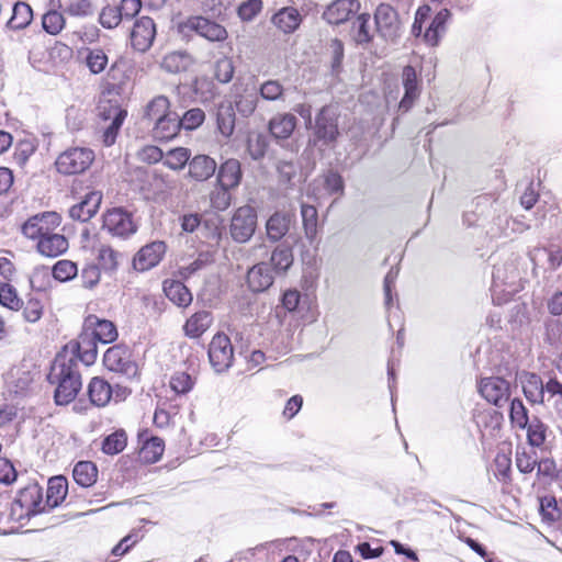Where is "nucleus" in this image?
I'll return each instance as SVG.
<instances>
[{"mask_svg": "<svg viewBox=\"0 0 562 562\" xmlns=\"http://www.w3.org/2000/svg\"><path fill=\"white\" fill-rule=\"evenodd\" d=\"M123 21L116 5H105L99 13V23L108 30L115 29Z\"/></svg>", "mask_w": 562, "mask_h": 562, "instance_id": "864d4df0", "label": "nucleus"}, {"mask_svg": "<svg viewBox=\"0 0 562 562\" xmlns=\"http://www.w3.org/2000/svg\"><path fill=\"white\" fill-rule=\"evenodd\" d=\"M102 227L111 235L126 238L133 235L137 226L131 213L122 207H113L103 214Z\"/></svg>", "mask_w": 562, "mask_h": 562, "instance_id": "6e6552de", "label": "nucleus"}, {"mask_svg": "<svg viewBox=\"0 0 562 562\" xmlns=\"http://www.w3.org/2000/svg\"><path fill=\"white\" fill-rule=\"evenodd\" d=\"M205 120V113L200 108H193L188 110L179 122L181 123V128H186L189 131L195 130L203 124Z\"/></svg>", "mask_w": 562, "mask_h": 562, "instance_id": "4d7b16f0", "label": "nucleus"}, {"mask_svg": "<svg viewBox=\"0 0 562 562\" xmlns=\"http://www.w3.org/2000/svg\"><path fill=\"white\" fill-rule=\"evenodd\" d=\"M292 248H274L270 257V263L259 262L249 269L247 282L252 292H263L268 290L274 280L270 269L273 267L276 273H284L293 265Z\"/></svg>", "mask_w": 562, "mask_h": 562, "instance_id": "f03ea898", "label": "nucleus"}, {"mask_svg": "<svg viewBox=\"0 0 562 562\" xmlns=\"http://www.w3.org/2000/svg\"><path fill=\"white\" fill-rule=\"evenodd\" d=\"M43 30L50 35H58L66 26L64 14L57 10H48L42 16Z\"/></svg>", "mask_w": 562, "mask_h": 562, "instance_id": "c03bdc74", "label": "nucleus"}, {"mask_svg": "<svg viewBox=\"0 0 562 562\" xmlns=\"http://www.w3.org/2000/svg\"><path fill=\"white\" fill-rule=\"evenodd\" d=\"M537 456L535 451L526 449L516 451V467L521 473H530L537 465Z\"/></svg>", "mask_w": 562, "mask_h": 562, "instance_id": "5fc2aeb1", "label": "nucleus"}, {"mask_svg": "<svg viewBox=\"0 0 562 562\" xmlns=\"http://www.w3.org/2000/svg\"><path fill=\"white\" fill-rule=\"evenodd\" d=\"M85 329L88 330L97 341L110 344L117 337V330L114 324L106 319H100L90 315L85 321Z\"/></svg>", "mask_w": 562, "mask_h": 562, "instance_id": "6ab92c4d", "label": "nucleus"}, {"mask_svg": "<svg viewBox=\"0 0 562 562\" xmlns=\"http://www.w3.org/2000/svg\"><path fill=\"white\" fill-rule=\"evenodd\" d=\"M361 9L359 0H334L323 12V19L331 25H339L356 16Z\"/></svg>", "mask_w": 562, "mask_h": 562, "instance_id": "ddd939ff", "label": "nucleus"}, {"mask_svg": "<svg viewBox=\"0 0 562 562\" xmlns=\"http://www.w3.org/2000/svg\"><path fill=\"white\" fill-rule=\"evenodd\" d=\"M237 111L243 115H250L257 108V95L255 93L240 94L236 98Z\"/></svg>", "mask_w": 562, "mask_h": 562, "instance_id": "338daca9", "label": "nucleus"}, {"mask_svg": "<svg viewBox=\"0 0 562 562\" xmlns=\"http://www.w3.org/2000/svg\"><path fill=\"white\" fill-rule=\"evenodd\" d=\"M479 392L491 404L503 407L510 400V384L503 378L490 376L481 380Z\"/></svg>", "mask_w": 562, "mask_h": 562, "instance_id": "9d476101", "label": "nucleus"}, {"mask_svg": "<svg viewBox=\"0 0 562 562\" xmlns=\"http://www.w3.org/2000/svg\"><path fill=\"white\" fill-rule=\"evenodd\" d=\"M262 5V0H247L238 7V16L243 21H251L261 12Z\"/></svg>", "mask_w": 562, "mask_h": 562, "instance_id": "680f3d73", "label": "nucleus"}, {"mask_svg": "<svg viewBox=\"0 0 562 562\" xmlns=\"http://www.w3.org/2000/svg\"><path fill=\"white\" fill-rule=\"evenodd\" d=\"M75 482L82 487L92 486L98 479V468L91 461H79L72 470Z\"/></svg>", "mask_w": 562, "mask_h": 562, "instance_id": "72a5a7b5", "label": "nucleus"}, {"mask_svg": "<svg viewBox=\"0 0 562 562\" xmlns=\"http://www.w3.org/2000/svg\"><path fill=\"white\" fill-rule=\"evenodd\" d=\"M297 125V119L291 113H279L268 124L271 136L277 140L289 139Z\"/></svg>", "mask_w": 562, "mask_h": 562, "instance_id": "412c9836", "label": "nucleus"}, {"mask_svg": "<svg viewBox=\"0 0 562 562\" xmlns=\"http://www.w3.org/2000/svg\"><path fill=\"white\" fill-rule=\"evenodd\" d=\"M260 95L268 101H276L283 95V86L278 80H268L260 86Z\"/></svg>", "mask_w": 562, "mask_h": 562, "instance_id": "e2e57ef3", "label": "nucleus"}, {"mask_svg": "<svg viewBox=\"0 0 562 562\" xmlns=\"http://www.w3.org/2000/svg\"><path fill=\"white\" fill-rule=\"evenodd\" d=\"M77 274V267L68 260H60L54 265L52 276L55 280L64 282L70 280Z\"/></svg>", "mask_w": 562, "mask_h": 562, "instance_id": "13d9d810", "label": "nucleus"}, {"mask_svg": "<svg viewBox=\"0 0 562 562\" xmlns=\"http://www.w3.org/2000/svg\"><path fill=\"white\" fill-rule=\"evenodd\" d=\"M43 315V304L36 299H30L23 308V318L29 323H36Z\"/></svg>", "mask_w": 562, "mask_h": 562, "instance_id": "69168bd1", "label": "nucleus"}, {"mask_svg": "<svg viewBox=\"0 0 562 562\" xmlns=\"http://www.w3.org/2000/svg\"><path fill=\"white\" fill-rule=\"evenodd\" d=\"M301 22L302 16L300 12L293 7L282 8L272 16V23L285 34L293 33Z\"/></svg>", "mask_w": 562, "mask_h": 562, "instance_id": "cd10ccee", "label": "nucleus"}, {"mask_svg": "<svg viewBox=\"0 0 562 562\" xmlns=\"http://www.w3.org/2000/svg\"><path fill=\"white\" fill-rule=\"evenodd\" d=\"M103 363L110 371L122 373L128 378L137 374V364L132 360L131 351L124 345L110 347L103 356Z\"/></svg>", "mask_w": 562, "mask_h": 562, "instance_id": "1a4fd4ad", "label": "nucleus"}, {"mask_svg": "<svg viewBox=\"0 0 562 562\" xmlns=\"http://www.w3.org/2000/svg\"><path fill=\"white\" fill-rule=\"evenodd\" d=\"M15 499L22 504V507L31 509L33 515L43 510L42 506V490L37 484H31L20 490Z\"/></svg>", "mask_w": 562, "mask_h": 562, "instance_id": "2f4dec72", "label": "nucleus"}, {"mask_svg": "<svg viewBox=\"0 0 562 562\" xmlns=\"http://www.w3.org/2000/svg\"><path fill=\"white\" fill-rule=\"evenodd\" d=\"M229 188L217 184L210 193V204L217 211H225L232 204V194Z\"/></svg>", "mask_w": 562, "mask_h": 562, "instance_id": "8fccbe9b", "label": "nucleus"}, {"mask_svg": "<svg viewBox=\"0 0 562 562\" xmlns=\"http://www.w3.org/2000/svg\"><path fill=\"white\" fill-rule=\"evenodd\" d=\"M521 383L527 400L532 404H542L544 402V395L548 394L549 380L543 383L538 374L528 373L521 380Z\"/></svg>", "mask_w": 562, "mask_h": 562, "instance_id": "b1692460", "label": "nucleus"}, {"mask_svg": "<svg viewBox=\"0 0 562 562\" xmlns=\"http://www.w3.org/2000/svg\"><path fill=\"white\" fill-rule=\"evenodd\" d=\"M451 13L448 9H441L431 20L428 27L424 33V41L430 45L436 46L439 44L441 36L446 33L447 22Z\"/></svg>", "mask_w": 562, "mask_h": 562, "instance_id": "a878e982", "label": "nucleus"}, {"mask_svg": "<svg viewBox=\"0 0 562 562\" xmlns=\"http://www.w3.org/2000/svg\"><path fill=\"white\" fill-rule=\"evenodd\" d=\"M63 217L55 211H46L31 216L23 225V235L36 246H56L58 228Z\"/></svg>", "mask_w": 562, "mask_h": 562, "instance_id": "7ed1b4c3", "label": "nucleus"}, {"mask_svg": "<svg viewBox=\"0 0 562 562\" xmlns=\"http://www.w3.org/2000/svg\"><path fill=\"white\" fill-rule=\"evenodd\" d=\"M33 19L32 8L25 2H16L12 7V15L7 22L10 30H21L26 27Z\"/></svg>", "mask_w": 562, "mask_h": 562, "instance_id": "e433bc0d", "label": "nucleus"}, {"mask_svg": "<svg viewBox=\"0 0 562 562\" xmlns=\"http://www.w3.org/2000/svg\"><path fill=\"white\" fill-rule=\"evenodd\" d=\"M68 482L65 476H54L48 481L46 503L50 507L58 506L67 496Z\"/></svg>", "mask_w": 562, "mask_h": 562, "instance_id": "c9c22d12", "label": "nucleus"}, {"mask_svg": "<svg viewBox=\"0 0 562 562\" xmlns=\"http://www.w3.org/2000/svg\"><path fill=\"white\" fill-rule=\"evenodd\" d=\"M2 307L19 311L23 307V301L19 297L16 290L7 283H2Z\"/></svg>", "mask_w": 562, "mask_h": 562, "instance_id": "052dcab7", "label": "nucleus"}, {"mask_svg": "<svg viewBox=\"0 0 562 562\" xmlns=\"http://www.w3.org/2000/svg\"><path fill=\"white\" fill-rule=\"evenodd\" d=\"M548 402L551 403L557 418L562 422V383L557 378L549 379Z\"/></svg>", "mask_w": 562, "mask_h": 562, "instance_id": "3c124183", "label": "nucleus"}, {"mask_svg": "<svg viewBox=\"0 0 562 562\" xmlns=\"http://www.w3.org/2000/svg\"><path fill=\"white\" fill-rule=\"evenodd\" d=\"M88 394L93 405L103 407L112 400L113 386L104 379L94 376L88 385Z\"/></svg>", "mask_w": 562, "mask_h": 562, "instance_id": "bb28decb", "label": "nucleus"}, {"mask_svg": "<svg viewBox=\"0 0 562 562\" xmlns=\"http://www.w3.org/2000/svg\"><path fill=\"white\" fill-rule=\"evenodd\" d=\"M243 179L241 164L238 159L229 158L222 162L217 171V184L236 189Z\"/></svg>", "mask_w": 562, "mask_h": 562, "instance_id": "4be33fe9", "label": "nucleus"}, {"mask_svg": "<svg viewBox=\"0 0 562 562\" xmlns=\"http://www.w3.org/2000/svg\"><path fill=\"white\" fill-rule=\"evenodd\" d=\"M540 513L544 520L549 522L557 521L561 516L555 497L546 496L540 501Z\"/></svg>", "mask_w": 562, "mask_h": 562, "instance_id": "bf43d9fd", "label": "nucleus"}, {"mask_svg": "<svg viewBox=\"0 0 562 562\" xmlns=\"http://www.w3.org/2000/svg\"><path fill=\"white\" fill-rule=\"evenodd\" d=\"M301 215L306 237L313 241L318 233V212L314 205L303 203Z\"/></svg>", "mask_w": 562, "mask_h": 562, "instance_id": "ea45409f", "label": "nucleus"}, {"mask_svg": "<svg viewBox=\"0 0 562 562\" xmlns=\"http://www.w3.org/2000/svg\"><path fill=\"white\" fill-rule=\"evenodd\" d=\"M64 353L68 357H75L77 364L80 360L86 366H90L97 359V339L85 329L76 342L66 346Z\"/></svg>", "mask_w": 562, "mask_h": 562, "instance_id": "9b49d317", "label": "nucleus"}, {"mask_svg": "<svg viewBox=\"0 0 562 562\" xmlns=\"http://www.w3.org/2000/svg\"><path fill=\"white\" fill-rule=\"evenodd\" d=\"M103 194L99 190H91L85 194L82 200L69 209V216L76 221L86 223L99 211Z\"/></svg>", "mask_w": 562, "mask_h": 562, "instance_id": "4468645a", "label": "nucleus"}, {"mask_svg": "<svg viewBox=\"0 0 562 562\" xmlns=\"http://www.w3.org/2000/svg\"><path fill=\"white\" fill-rule=\"evenodd\" d=\"M164 165L171 170H181L189 165L191 151L186 147H176L167 151L164 156Z\"/></svg>", "mask_w": 562, "mask_h": 562, "instance_id": "a19ab883", "label": "nucleus"}, {"mask_svg": "<svg viewBox=\"0 0 562 562\" xmlns=\"http://www.w3.org/2000/svg\"><path fill=\"white\" fill-rule=\"evenodd\" d=\"M370 14L358 13L356 20L352 22L350 27V36L358 45H368L373 40V34L370 30Z\"/></svg>", "mask_w": 562, "mask_h": 562, "instance_id": "7c9ffc66", "label": "nucleus"}, {"mask_svg": "<svg viewBox=\"0 0 562 562\" xmlns=\"http://www.w3.org/2000/svg\"><path fill=\"white\" fill-rule=\"evenodd\" d=\"M156 37V24L149 16L138 18L131 31V45L140 53L147 52Z\"/></svg>", "mask_w": 562, "mask_h": 562, "instance_id": "f8f14e48", "label": "nucleus"}, {"mask_svg": "<svg viewBox=\"0 0 562 562\" xmlns=\"http://www.w3.org/2000/svg\"><path fill=\"white\" fill-rule=\"evenodd\" d=\"M164 291L166 296L180 307H186L192 302V294L180 281H165Z\"/></svg>", "mask_w": 562, "mask_h": 562, "instance_id": "473e14b6", "label": "nucleus"}, {"mask_svg": "<svg viewBox=\"0 0 562 562\" xmlns=\"http://www.w3.org/2000/svg\"><path fill=\"white\" fill-rule=\"evenodd\" d=\"M213 317L207 311L194 313L184 324L183 329L188 337L198 338L202 336L212 325Z\"/></svg>", "mask_w": 562, "mask_h": 562, "instance_id": "c756f323", "label": "nucleus"}, {"mask_svg": "<svg viewBox=\"0 0 562 562\" xmlns=\"http://www.w3.org/2000/svg\"><path fill=\"white\" fill-rule=\"evenodd\" d=\"M126 443L127 436L125 430L119 429L103 439L102 451L110 456L117 454L125 449Z\"/></svg>", "mask_w": 562, "mask_h": 562, "instance_id": "37998d69", "label": "nucleus"}, {"mask_svg": "<svg viewBox=\"0 0 562 562\" xmlns=\"http://www.w3.org/2000/svg\"><path fill=\"white\" fill-rule=\"evenodd\" d=\"M120 10L123 20H132L142 10L140 0H121L120 4L116 5Z\"/></svg>", "mask_w": 562, "mask_h": 562, "instance_id": "774afa93", "label": "nucleus"}, {"mask_svg": "<svg viewBox=\"0 0 562 562\" xmlns=\"http://www.w3.org/2000/svg\"><path fill=\"white\" fill-rule=\"evenodd\" d=\"M216 125L224 137H229L235 130V113L232 106H221L216 114Z\"/></svg>", "mask_w": 562, "mask_h": 562, "instance_id": "de8ad7c7", "label": "nucleus"}, {"mask_svg": "<svg viewBox=\"0 0 562 562\" xmlns=\"http://www.w3.org/2000/svg\"><path fill=\"white\" fill-rule=\"evenodd\" d=\"M112 114H114V120L104 127L101 134V140L105 147H110L115 144L119 132L127 116V111L122 108H114L112 110Z\"/></svg>", "mask_w": 562, "mask_h": 562, "instance_id": "f704fd0d", "label": "nucleus"}, {"mask_svg": "<svg viewBox=\"0 0 562 562\" xmlns=\"http://www.w3.org/2000/svg\"><path fill=\"white\" fill-rule=\"evenodd\" d=\"M137 158L148 165L157 164L164 159V151L155 145H146L137 153Z\"/></svg>", "mask_w": 562, "mask_h": 562, "instance_id": "0e129e2a", "label": "nucleus"}, {"mask_svg": "<svg viewBox=\"0 0 562 562\" xmlns=\"http://www.w3.org/2000/svg\"><path fill=\"white\" fill-rule=\"evenodd\" d=\"M172 113L170 100L166 95H156L146 104L144 119L153 124Z\"/></svg>", "mask_w": 562, "mask_h": 562, "instance_id": "c85d7f7f", "label": "nucleus"}, {"mask_svg": "<svg viewBox=\"0 0 562 562\" xmlns=\"http://www.w3.org/2000/svg\"><path fill=\"white\" fill-rule=\"evenodd\" d=\"M49 379L57 383L55 402L58 405L72 402L82 385L75 357H68L66 353L56 357Z\"/></svg>", "mask_w": 562, "mask_h": 562, "instance_id": "f257e3e1", "label": "nucleus"}, {"mask_svg": "<svg viewBox=\"0 0 562 562\" xmlns=\"http://www.w3.org/2000/svg\"><path fill=\"white\" fill-rule=\"evenodd\" d=\"M402 82L405 92L398 104V109L403 112H407L413 108L414 103L420 95L418 76L413 66L407 65L403 68Z\"/></svg>", "mask_w": 562, "mask_h": 562, "instance_id": "dca6fc26", "label": "nucleus"}, {"mask_svg": "<svg viewBox=\"0 0 562 562\" xmlns=\"http://www.w3.org/2000/svg\"><path fill=\"white\" fill-rule=\"evenodd\" d=\"M209 359L213 369L221 373L229 369L234 360V349L229 337L218 333L209 345Z\"/></svg>", "mask_w": 562, "mask_h": 562, "instance_id": "0eeeda50", "label": "nucleus"}, {"mask_svg": "<svg viewBox=\"0 0 562 562\" xmlns=\"http://www.w3.org/2000/svg\"><path fill=\"white\" fill-rule=\"evenodd\" d=\"M95 159L94 151L87 147H71L58 155L56 170L64 176L81 175L87 171Z\"/></svg>", "mask_w": 562, "mask_h": 562, "instance_id": "20e7f679", "label": "nucleus"}, {"mask_svg": "<svg viewBox=\"0 0 562 562\" xmlns=\"http://www.w3.org/2000/svg\"><path fill=\"white\" fill-rule=\"evenodd\" d=\"M293 216L284 212L273 213L267 221V236L273 243L282 239L289 232Z\"/></svg>", "mask_w": 562, "mask_h": 562, "instance_id": "393cba45", "label": "nucleus"}, {"mask_svg": "<svg viewBox=\"0 0 562 562\" xmlns=\"http://www.w3.org/2000/svg\"><path fill=\"white\" fill-rule=\"evenodd\" d=\"M85 63L91 74L98 75L105 70L109 58L102 48H88Z\"/></svg>", "mask_w": 562, "mask_h": 562, "instance_id": "a18cd8bd", "label": "nucleus"}, {"mask_svg": "<svg viewBox=\"0 0 562 562\" xmlns=\"http://www.w3.org/2000/svg\"><path fill=\"white\" fill-rule=\"evenodd\" d=\"M509 419L514 427L526 429L529 425L528 409L519 398H514L510 402Z\"/></svg>", "mask_w": 562, "mask_h": 562, "instance_id": "49530a36", "label": "nucleus"}, {"mask_svg": "<svg viewBox=\"0 0 562 562\" xmlns=\"http://www.w3.org/2000/svg\"><path fill=\"white\" fill-rule=\"evenodd\" d=\"M528 442L532 447H540L547 438L548 427L538 417H533L526 428Z\"/></svg>", "mask_w": 562, "mask_h": 562, "instance_id": "09e8293b", "label": "nucleus"}, {"mask_svg": "<svg viewBox=\"0 0 562 562\" xmlns=\"http://www.w3.org/2000/svg\"><path fill=\"white\" fill-rule=\"evenodd\" d=\"M217 169L215 159L207 155L199 154L190 159L188 165V177L196 182H204L211 179Z\"/></svg>", "mask_w": 562, "mask_h": 562, "instance_id": "f3484780", "label": "nucleus"}, {"mask_svg": "<svg viewBox=\"0 0 562 562\" xmlns=\"http://www.w3.org/2000/svg\"><path fill=\"white\" fill-rule=\"evenodd\" d=\"M187 26L211 42L223 43L228 37V32L223 25L204 16L190 18Z\"/></svg>", "mask_w": 562, "mask_h": 562, "instance_id": "2eb2a0df", "label": "nucleus"}, {"mask_svg": "<svg viewBox=\"0 0 562 562\" xmlns=\"http://www.w3.org/2000/svg\"><path fill=\"white\" fill-rule=\"evenodd\" d=\"M257 212L251 205L239 206L231 221V235L237 243H246L255 233Z\"/></svg>", "mask_w": 562, "mask_h": 562, "instance_id": "423d86ee", "label": "nucleus"}, {"mask_svg": "<svg viewBox=\"0 0 562 562\" xmlns=\"http://www.w3.org/2000/svg\"><path fill=\"white\" fill-rule=\"evenodd\" d=\"M90 229L87 224L79 223H69L64 226L60 225L58 228V239L56 246L69 245L71 244H87L90 241Z\"/></svg>", "mask_w": 562, "mask_h": 562, "instance_id": "aec40b11", "label": "nucleus"}, {"mask_svg": "<svg viewBox=\"0 0 562 562\" xmlns=\"http://www.w3.org/2000/svg\"><path fill=\"white\" fill-rule=\"evenodd\" d=\"M164 450V440L159 437H151L144 442L140 458L147 463H155L161 458Z\"/></svg>", "mask_w": 562, "mask_h": 562, "instance_id": "79ce46f5", "label": "nucleus"}, {"mask_svg": "<svg viewBox=\"0 0 562 562\" xmlns=\"http://www.w3.org/2000/svg\"><path fill=\"white\" fill-rule=\"evenodd\" d=\"M339 114L331 106H323L315 117L313 130L314 144L333 147L340 135L338 127Z\"/></svg>", "mask_w": 562, "mask_h": 562, "instance_id": "39448f33", "label": "nucleus"}, {"mask_svg": "<svg viewBox=\"0 0 562 562\" xmlns=\"http://www.w3.org/2000/svg\"><path fill=\"white\" fill-rule=\"evenodd\" d=\"M235 72V67L232 58L222 57L215 61L214 65V77L221 83L229 82Z\"/></svg>", "mask_w": 562, "mask_h": 562, "instance_id": "603ef678", "label": "nucleus"}, {"mask_svg": "<svg viewBox=\"0 0 562 562\" xmlns=\"http://www.w3.org/2000/svg\"><path fill=\"white\" fill-rule=\"evenodd\" d=\"M170 387L177 394L190 392L194 385V380L187 372H176L170 379Z\"/></svg>", "mask_w": 562, "mask_h": 562, "instance_id": "6e6d98bb", "label": "nucleus"}, {"mask_svg": "<svg viewBox=\"0 0 562 562\" xmlns=\"http://www.w3.org/2000/svg\"><path fill=\"white\" fill-rule=\"evenodd\" d=\"M376 31L384 37L395 34L398 27L396 10L389 3H380L374 11Z\"/></svg>", "mask_w": 562, "mask_h": 562, "instance_id": "a211bd4d", "label": "nucleus"}, {"mask_svg": "<svg viewBox=\"0 0 562 562\" xmlns=\"http://www.w3.org/2000/svg\"><path fill=\"white\" fill-rule=\"evenodd\" d=\"M181 131V123L176 112L153 123L151 135L158 142H169Z\"/></svg>", "mask_w": 562, "mask_h": 562, "instance_id": "5701e85b", "label": "nucleus"}, {"mask_svg": "<svg viewBox=\"0 0 562 562\" xmlns=\"http://www.w3.org/2000/svg\"><path fill=\"white\" fill-rule=\"evenodd\" d=\"M162 257L160 248H139L134 256L133 266L138 271H146L155 267Z\"/></svg>", "mask_w": 562, "mask_h": 562, "instance_id": "4c0bfd02", "label": "nucleus"}, {"mask_svg": "<svg viewBox=\"0 0 562 562\" xmlns=\"http://www.w3.org/2000/svg\"><path fill=\"white\" fill-rule=\"evenodd\" d=\"M59 7L69 16L79 19L90 16L94 11L92 0H60Z\"/></svg>", "mask_w": 562, "mask_h": 562, "instance_id": "58836bf2", "label": "nucleus"}]
</instances>
